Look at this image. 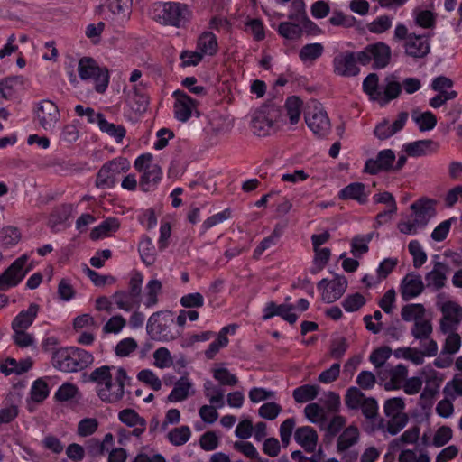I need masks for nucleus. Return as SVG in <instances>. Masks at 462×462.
I'll use <instances>...</instances> for the list:
<instances>
[{"mask_svg": "<svg viewBox=\"0 0 462 462\" xmlns=\"http://www.w3.org/2000/svg\"><path fill=\"white\" fill-rule=\"evenodd\" d=\"M294 439L305 451L313 452L317 446L318 434L313 428L303 426L295 430Z\"/></svg>", "mask_w": 462, "mask_h": 462, "instance_id": "nucleus-25", "label": "nucleus"}, {"mask_svg": "<svg viewBox=\"0 0 462 462\" xmlns=\"http://www.w3.org/2000/svg\"><path fill=\"white\" fill-rule=\"evenodd\" d=\"M313 251L315 253L314 255V264L316 266V269H312L311 273H316L319 271H321L328 263L331 255V251L329 248H313Z\"/></svg>", "mask_w": 462, "mask_h": 462, "instance_id": "nucleus-58", "label": "nucleus"}, {"mask_svg": "<svg viewBox=\"0 0 462 462\" xmlns=\"http://www.w3.org/2000/svg\"><path fill=\"white\" fill-rule=\"evenodd\" d=\"M393 18L389 15H381L367 24V29L372 33H383L392 26Z\"/></svg>", "mask_w": 462, "mask_h": 462, "instance_id": "nucleus-53", "label": "nucleus"}, {"mask_svg": "<svg viewBox=\"0 0 462 462\" xmlns=\"http://www.w3.org/2000/svg\"><path fill=\"white\" fill-rule=\"evenodd\" d=\"M115 369V366L103 365L94 369L88 375V381L95 383L97 384V390L101 389L106 382L112 375L111 370Z\"/></svg>", "mask_w": 462, "mask_h": 462, "instance_id": "nucleus-44", "label": "nucleus"}, {"mask_svg": "<svg viewBox=\"0 0 462 462\" xmlns=\"http://www.w3.org/2000/svg\"><path fill=\"white\" fill-rule=\"evenodd\" d=\"M21 234L16 227L5 226L0 230V243L4 245H13L18 243Z\"/></svg>", "mask_w": 462, "mask_h": 462, "instance_id": "nucleus-59", "label": "nucleus"}, {"mask_svg": "<svg viewBox=\"0 0 462 462\" xmlns=\"http://www.w3.org/2000/svg\"><path fill=\"white\" fill-rule=\"evenodd\" d=\"M367 397L356 386L347 389L345 395V403L350 410H357Z\"/></svg>", "mask_w": 462, "mask_h": 462, "instance_id": "nucleus-46", "label": "nucleus"}, {"mask_svg": "<svg viewBox=\"0 0 462 462\" xmlns=\"http://www.w3.org/2000/svg\"><path fill=\"white\" fill-rule=\"evenodd\" d=\"M128 380L130 378L126 371L123 367L117 368L115 377L111 375L102 388L97 390V396L107 403L119 402L124 397L125 386Z\"/></svg>", "mask_w": 462, "mask_h": 462, "instance_id": "nucleus-6", "label": "nucleus"}, {"mask_svg": "<svg viewBox=\"0 0 462 462\" xmlns=\"http://www.w3.org/2000/svg\"><path fill=\"white\" fill-rule=\"evenodd\" d=\"M134 168L142 172L139 184L145 192L154 189L162 180V168L154 162L151 153L140 155L134 162Z\"/></svg>", "mask_w": 462, "mask_h": 462, "instance_id": "nucleus-3", "label": "nucleus"}, {"mask_svg": "<svg viewBox=\"0 0 462 462\" xmlns=\"http://www.w3.org/2000/svg\"><path fill=\"white\" fill-rule=\"evenodd\" d=\"M319 386L315 384H304L293 390L292 396L298 403H303L314 400L319 393Z\"/></svg>", "mask_w": 462, "mask_h": 462, "instance_id": "nucleus-36", "label": "nucleus"}, {"mask_svg": "<svg viewBox=\"0 0 462 462\" xmlns=\"http://www.w3.org/2000/svg\"><path fill=\"white\" fill-rule=\"evenodd\" d=\"M39 125L49 132H53L60 115L58 106L51 100L44 99L37 104L35 110Z\"/></svg>", "mask_w": 462, "mask_h": 462, "instance_id": "nucleus-12", "label": "nucleus"}, {"mask_svg": "<svg viewBox=\"0 0 462 462\" xmlns=\"http://www.w3.org/2000/svg\"><path fill=\"white\" fill-rule=\"evenodd\" d=\"M293 309L294 306L291 304L276 305L274 302L271 301L266 305V307L263 310L264 314L263 316V319L266 320L277 315L282 317L290 324H294L298 319V316L295 313L291 312Z\"/></svg>", "mask_w": 462, "mask_h": 462, "instance_id": "nucleus-21", "label": "nucleus"}, {"mask_svg": "<svg viewBox=\"0 0 462 462\" xmlns=\"http://www.w3.org/2000/svg\"><path fill=\"white\" fill-rule=\"evenodd\" d=\"M435 201L432 199L419 200L411 205L413 211L411 219L418 229L427 226L430 218L435 214Z\"/></svg>", "mask_w": 462, "mask_h": 462, "instance_id": "nucleus-19", "label": "nucleus"}, {"mask_svg": "<svg viewBox=\"0 0 462 462\" xmlns=\"http://www.w3.org/2000/svg\"><path fill=\"white\" fill-rule=\"evenodd\" d=\"M94 361L93 356L79 347H61L52 353V365L60 371L71 373L85 369Z\"/></svg>", "mask_w": 462, "mask_h": 462, "instance_id": "nucleus-2", "label": "nucleus"}, {"mask_svg": "<svg viewBox=\"0 0 462 462\" xmlns=\"http://www.w3.org/2000/svg\"><path fill=\"white\" fill-rule=\"evenodd\" d=\"M278 32L288 40L300 39L302 34V28L294 23L282 22L278 26Z\"/></svg>", "mask_w": 462, "mask_h": 462, "instance_id": "nucleus-49", "label": "nucleus"}, {"mask_svg": "<svg viewBox=\"0 0 462 462\" xmlns=\"http://www.w3.org/2000/svg\"><path fill=\"white\" fill-rule=\"evenodd\" d=\"M173 97H175L174 115L179 121L187 122L193 112H195L198 116H199L197 110V101L184 91L176 90L173 92Z\"/></svg>", "mask_w": 462, "mask_h": 462, "instance_id": "nucleus-17", "label": "nucleus"}, {"mask_svg": "<svg viewBox=\"0 0 462 462\" xmlns=\"http://www.w3.org/2000/svg\"><path fill=\"white\" fill-rule=\"evenodd\" d=\"M404 401L400 397L388 399L384 403V412L387 417H394L404 414Z\"/></svg>", "mask_w": 462, "mask_h": 462, "instance_id": "nucleus-61", "label": "nucleus"}, {"mask_svg": "<svg viewBox=\"0 0 462 462\" xmlns=\"http://www.w3.org/2000/svg\"><path fill=\"white\" fill-rule=\"evenodd\" d=\"M272 113L278 114L279 110L273 106H268L259 110L252 120V129L254 134L258 136H266L270 134L273 128V119Z\"/></svg>", "mask_w": 462, "mask_h": 462, "instance_id": "nucleus-18", "label": "nucleus"}, {"mask_svg": "<svg viewBox=\"0 0 462 462\" xmlns=\"http://www.w3.org/2000/svg\"><path fill=\"white\" fill-rule=\"evenodd\" d=\"M395 159L396 156L393 150H382L374 159L371 158L366 160L364 167V172L375 175L381 171H391L393 169Z\"/></svg>", "mask_w": 462, "mask_h": 462, "instance_id": "nucleus-15", "label": "nucleus"}, {"mask_svg": "<svg viewBox=\"0 0 462 462\" xmlns=\"http://www.w3.org/2000/svg\"><path fill=\"white\" fill-rule=\"evenodd\" d=\"M359 438V432L356 427H347L338 437L337 451L344 452L353 445H355Z\"/></svg>", "mask_w": 462, "mask_h": 462, "instance_id": "nucleus-35", "label": "nucleus"}, {"mask_svg": "<svg viewBox=\"0 0 462 462\" xmlns=\"http://www.w3.org/2000/svg\"><path fill=\"white\" fill-rule=\"evenodd\" d=\"M154 365L159 368H166L172 365V357L168 348L162 346L153 353Z\"/></svg>", "mask_w": 462, "mask_h": 462, "instance_id": "nucleus-63", "label": "nucleus"}, {"mask_svg": "<svg viewBox=\"0 0 462 462\" xmlns=\"http://www.w3.org/2000/svg\"><path fill=\"white\" fill-rule=\"evenodd\" d=\"M369 192L365 190V185L362 182H352L342 189L338 198L343 200H356L364 205L368 200Z\"/></svg>", "mask_w": 462, "mask_h": 462, "instance_id": "nucleus-22", "label": "nucleus"}, {"mask_svg": "<svg viewBox=\"0 0 462 462\" xmlns=\"http://www.w3.org/2000/svg\"><path fill=\"white\" fill-rule=\"evenodd\" d=\"M98 425L96 418H84L78 423L77 434L81 438L89 437L97 430Z\"/></svg>", "mask_w": 462, "mask_h": 462, "instance_id": "nucleus-51", "label": "nucleus"}, {"mask_svg": "<svg viewBox=\"0 0 462 462\" xmlns=\"http://www.w3.org/2000/svg\"><path fill=\"white\" fill-rule=\"evenodd\" d=\"M425 314V308L422 304H408L402 307L401 310L402 319L404 321H414L418 319H423Z\"/></svg>", "mask_w": 462, "mask_h": 462, "instance_id": "nucleus-48", "label": "nucleus"}, {"mask_svg": "<svg viewBox=\"0 0 462 462\" xmlns=\"http://www.w3.org/2000/svg\"><path fill=\"white\" fill-rule=\"evenodd\" d=\"M404 53L413 60L423 59L430 52V41L428 35L411 33L403 42Z\"/></svg>", "mask_w": 462, "mask_h": 462, "instance_id": "nucleus-14", "label": "nucleus"}, {"mask_svg": "<svg viewBox=\"0 0 462 462\" xmlns=\"http://www.w3.org/2000/svg\"><path fill=\"white\" fill-rule=\"evenodd\" d=\"M408 369L404 365H397L389 369L390 381L385 383L386 390H398L407 377Z\"/></svg>", "mask_w": 462, "mask_h": 462, "instance_id": "nucleus-34", "label": "nucleus"}, {"mask_svg": "<svg viewBox=\"0 0 462 462\" xmlns=\"http://www.w3.org/2000/svg\"><path fill=\"white\" fill-rule=\"evenodd\" d=\"M439 328L443 334L456 331L462 321V307L455 301H446L441 307Z\"/></svg>", "mask_w": 462, "mask_h": 462, "instance_id": "nucleus-13", "label": "nucleus"}, {"mask_svg": "<svg viewBox=\"0 0 462 462\" xmlns=\"http://www.w3.org/2000/svg\"><path fill=\"white\" fill-rule=\"evenodd\" d=\"M49 395V387L42 379H37L31 388V398L35 402H41Z\"/></svg>", "mask_w": 462, "mask_h": 462, "instance_id": "nucleus-57", "label": "nucleus"}, {"mask_svg": "<svg viewBox=\"0 0 462 462\" xmlns=\"http://www.w3.org/2000/svg\"><path fill=\"white\" fill-rule=\"evenodd\" d=\"M412 120L419 125L421 132L430 131L437 125V117L430 111L419 113L413 111L411 114Z\"/></svg>", "mask_w": 462, "mask_h": 462, "instance_id": "nucleus-42", "label": "nucleus"}, {"mask_svg": "<svg viewBox=\"0 0 462 462\" xmlns=\"http://www.w3.org/2000/svg\"><path fill=\"white\" fill-rule=\"evenodd\" d=\"M408 249L413 258V266L420 268L427 261V254L422 250L419 241L412 240L409 243Z\"/></svg>", "mask_w": 462, "mask_h": 462, "instance_id": "nucleus-55", "label": "nucleus"}, {"mask_svg": "<svg viewBox=\"0 0 462 462\" xmlns=\"http://www.w3.org/2000/svg\"><path fill=\"white\" fill-rule=\"evenodd\" d=\"M174 320L171 310L156 311L148 319L146 332L153 340L171 341L176 337L171 329Z\"/></svg>", "mask_w": 462, "mask_h": 462, "instance_id": "nucleus-4", "label": "nucleus"}, {"mask_svg": "<svg viewBox=\"0 0 462 462\" xmlns=\"http://www.w3.org/2000/svg\"><path fill=\"white\" fill-rule=\"evenodd\" d=\"M323 51L324 48L321 43H309L300 49L299 57L303 62L313 61L322 55Z\"/></svg>", "mask_w": 462, "mask_h": 462, "instance_id": "nucleus-45", "label": "nucleus"}, {"mask_svg": "<svg viewBox=\"0 0 462 462\" xmlns=\"http://www.w3.org/2000/svg\"><path fill=\"white\" fill-rule=\"evenodd\" d=\"M420 347V350L411 347V352L407 358L416 365L423 364L424 356H435L438 354V344L434 339H430L426 344H421Z\"/></svg>", "mask_w": 462, "mask_h": 462, "instance_id": "nucleus-27", "label": "nucleus"}, {"mask_svg": "<svg viewBox=\"0 0 462 462\" xmlns=\"http://www.w3.org/2000/svg\"><path fill=\"white\" fill-rule=\"evenodd\" d=\"M317 286L319 290H322V300L327 303H332L340 299L346 292L347 280L344 275L337 274L331 281L322 279Z\"/></svg>", "mask_w": 462, "mask_h": 462, "instance_id": "nucleus-11", "label": "nucleus"}, {"mask_svg": "<svg viewBox=\"0 0 462 462\" xmlns=\"http://www.w3.org/2000/svg\"><path fill=\"white\" fill-rule=\"evenodd\" d=\"M366 300L365 297L359 293L356 292L354 294L347 295L344 300L342 301V306L347 312H354L361 309Z\"/></svg>", "mask_w": 462, "mask_h": 462, "instance_id": "nucleus-56", "label": "nucleus"}, {"mask_svg": "<svg viewBox=\"0 0 462 462\" xmlns=\"http://www.w3.org/2000/svg\"><path fill=\"white\" fill-rule=\"evenodd\" d=\"M230 328L234 331L236 326L224 327L218 333L217 338L209 344L208 349L205 351V356L208 359H213L220 348L228 345L229 340L226 334L229 332Z\"/></svg>", "mask_w": 462, "mask_h": 462, "instance_id": "nucleus-33", "label": "nucleus"}, {"mask_svg": "<svg viewBox=\"0 0 462 462\" xmlns=\"http://www.w3.org/2000/svg\"><path fill=\"white\" fill-rule=\"evenodd\" d=\"M193 394V383L187 376H182L174 383L173 389L168 396V401L171 402H182Z\"/></svg>", "mask_w": 462, "mask_h": 462, "instance_id": "nucleus-26", "label": "nucleus"}, {"mask_svg": "<svg viewBox=\"0 0 462 462\" xmlns=\"http://www.w3.org/2000/svg\"><path fill=\"white\" fill-rule=\"evenodd\" d=\"M162 291V283L158 279H152L145 286L143 305L152 308L159 302V295Z\"/></svg>", "mask_w": 462, "mask_h": 462, "instance_id": "nucleus-32", "label": "nucleus"}, {"mask_svg": "<svg viewBox=\"0 0 462 462\" xmlns=\"http://www.w3.org/2000/svg\"><path fill=\"white\" fill-rule=\"evenodd\" d=\"M112 299L117 308L125 311H130L134 305L139 304V300L125 291H117L112 295Z\"/></svg>", "mask_w": 462, "mask_h": 462, "instance_id": "nucleus-41", "label": "nucleus"}, {"mask_svg": "<svg viewBox=\"0 0 462 462\" xmlns=\"http://www.w3.org/2000/svg\"><path fill=\"white\" fill-rule=\"evenodd\" d=\"M128 168L129 163L124 158H117L105 163L97 172V187L102 189L113 187L117 181V177L125 172Z\"/></svg>", "mask_w": 462, "mask_h": 462, "instance_id": "nucleus-8", "label": "nucleus"}, {"mask_svg": "<svg viewBox=\"0 0 462 462\" xmlns=\"http://www.w3.org/2000/svg\"><path fill=\"white\" fill-rule=\"evenodd\" d=\"M78 71L81 79H94L95 89L97 93H104L106 90L109 83L108 70L98 67L92 58H81L79 61Z\"/></svg>", "mask_w": 462, "mask_h": 462, "instance_id": "nucleus-5", "label": "nucleus"}, {"mask_svg": "<svg viewBox=\"0 0 462 462\" xmlns=\"http://www.w3.org/2000/svg\"><path fill=\"white\" fill-rule=\"evenodd\" d=\"M433 333V326L430 319H418L416 322H414L411 334L415 338L420 340V345L426 344L431 338V335Z\"/></svg>", "mask_w": 462, "mask_h": 462, "instance_id": "nucleus-28", "label": "nucleus"}, {"mask_svg": "<svg viewBox=\"0 0 462 462\" xmlns=\"http://www.w3.org/2000/svg\"><path fill=\"white\" fill-rule=\"evenodd\" d=\"M391 48L384 42L368 44L363 51H357V60L362 65L374 61L373 68L381 69L385 68L391 60Z\"/></svg>", "mask_w": 462, "mask_h": 462, "instance_id": "nucleus-7", "label": "nucleus"}, {"mask_svg": "<svg viewBox=\"0 0 462 462\" xmlns=\"http://www.w3.org/2000/svg\"><path fill=\"white\" fill-rule=\"evenodd\" d=\"M357 61V52H340L333 59L334 72L341 77L356 76L360 71L356 66Z\"/></svg>", "mask_w": 462, "mask_h": 462, "instance_id": "nucleus-16", "label": "nucleus"}, {"mask_svg": "<svg viewBox=\"0 0 462 462\" xmlns=\"http://www.w3.org/2000/svg\"><path fill=\"white\" fill-rule=\"evenodd\" d=\"M40 310L37 303H31L27 310H23L18 313L13 319L11 327L13 330L23 329L27 330L35 320Z\"/></svg>", "mask_w": 462, "mask_h": 462, "instance_id": "nucleus-24", "label": "nucleus"}, {"mask_svg": "<svg viewBox=\"0 0 462 462\" xmlns=\"http://www.w3.org/2000/svg\"><path fill=\"white\" fill-rule=\"evenodd\" d=\"M448 266L441 262H435L433 269L425 275L426 286L439 291L445 286Z\"/></svg>", "mask_w": 462, "mask_h": 462, "instance_id": "nucleus-23", "label": "nucleus"}, {"mask_svg": "<svg viewBox=\"0 0 462 462\" xmlns=\"http://www.w3.org/2000/svg\"><path fill=\"white\" fill-rule=\"evenodd\" d=\"M415 23L422 28L430 29L436 24V14L429 10H416Z\"/></svg>", "mask_w": 462, "mask_h": 462, "instance_id": "nucleus-54", "label": "nucleus"}, {"mask_svg": "<svg viewBox=\"0 0 462 462\" xmlns=\"http://www.w3.org/2000/svg\"><path fill=\"white\" fill-rule=\"evenodd\" d=\"M32 366V361L30 358L16 361L14 358H8L3 364H0V371L5 375L12 374H22L29 371Z\"/></svg>", "mask_w": 462, "mask_h": 462, "instance_id": "nucleus-29", "label": "nucleus"}, {"mask_svg": "<svg viewBox=\"0 0 462 462\" xmlns=\"http://www.w3.org/2000/svg\"><path fill=\"white\" fill-rule=\"evenodd\" d=\"M399 462H430V457L427 453H421L417 456L416 452L411 449L402 450L398 457Z\"/></svg>", "mask_w": 462, "mask_h": 462, "instance_id": "nucleus-64", "label": "nucleus"}, {"mask_svg": "<svg viewBox=\"0 0 462 462\" xmlns=\"http://www.w3.org/2000/svg\"><path fill=\"white\" fill-rule=\"evenodd\" d=\"M197 49L203 55H215L218 50V44L216 35L211 32H202L198 38Z\"/></svg>", "mask_w": 462, "mask_h": 462, "instance_id": "nucleus-31", "label": "nucleus"}, {"mask_svg": "<svg viewBox=\"0 0 462 462\" xmlns=\"http://www.w3.org/2000/svg\"><path fill=\"white\" fill-rule=\"evenodd\" d=\"M97 125L99 129L113 137L117 143H121L125 136V128L122 125L109 123L103 114H97Z\"/></svg>", "mask_w": 462, "mask_h": 462, "instance_id": "nucleus-30", "label": "nucleus"}, {"mask_svg": "<svg viewBox=\"0 0 462 462\" xmlns=\"http://www.w3.org/2000/svg\"><path fill=\"white\" fill-rule=\"evenodd\" d=\"M138 251L143 262L146 265L150 266L154 263L156 260V249L150 237H143L139 243Z\"/></svg>", "mask_w": 462, "mask_h": 462, "instance_id": "nucleus-39", "label": "nucleus"}, {"mask_svg": "<svg viewBox=\"0 0 462 462\" xmlns=\"http://www.w3.org/2000/svg\"><path fill=\"white\" fill-rule=\"evenodd\" d=\"M305 122L308 127L318 137L326 136L331 128L327 112L315 103L313 106H309L305 111Z\"/></svg>", "mask_w": 462, "mask_h": 462, "instance_id": "nucleus-9", "label": "nucleus"}, {"mask_svg": "<svg viewBox=\"0 0 462 462\" xmlns=\"http://www.w3.org/2000/svg\"><path fill=\"white\" fill-rule=\"evenodd\" d=\"M384 81L383 92H382L381 100H378L381 105H385L397 98L402 92V85L394 80L393 77L385 78Z\"/></svg>", "mask_w": 462, "mask_h": 462, "instance_id": "nucleus-37", "label": "nucleus"}, {"mask_svg": "<svg viewBox=\"0 0 462 462\" xmlns=\"http://www.w3.org/2000/svg\"><path fill=\"white\" fill-rule=\"evenodd\" d=\"M392 355V349L389 346H382L372 352L369 360L375 368L382 367Z\"/></svg>", "mask_w": 462, "mask_h": 462, "instance_id": "nucleus-62", "label": "nucleus"}, {"mask_svg": "<svg viewBox=\"0 0 462 462\" xmlns=\"http://www.w3.org/2000/svg\"><path fill=\"white\" fill-rule=\"evenodd\" d=\"M27 261L28 256L23 254L0 275V291H7L21 282L29 271L24 267Z\"/></svg>", "mask_w": 462, "mask_h": 462, "instance_id": "nucleus-10", "label": "nucleus"}, {"mask_svg": "<svg viewBox=\"0 0 462 462\" xmlns=\"http://www.w3.org/2000/svg\"><path fill=\"white\" fill-rule=\"evenodd\" d=\"M119 221L116 218H107L99 226L92 229L90 232V238L92 240H97L101 237L107 236L109 233L116 232L119 228Z\"/></svg>", "mask_w": 462, "mask_h": 462, "instance_id": "nucleus-38", "label": "nucleus"}, {"mask_svg": "<svg viewBox=\"0 0 462 462\" xmlns=\"http://www.w3.org/2000/svg\"><path fill=\"white\" fill-rule=\"evenodd\" d=\"M190 434L189 426H180L174 428L168 433V439L174 446H181L189 439Z\"/></svg>", "mask_w": 462, "mask_h": 462, "instance_id": "nucleus-50", "label": "nucleus"}, {"mask_svg": "<svg viewBox=\"0 0 462 462\" xmlns=\"http://www.w3.org/2000/svg\"><path fill=\"white\" fill-rule=\"evenodd\" d=\"M423 290L424 284L421 276L418 273H408L402 281L401 294L405 301L419 296Z\"/></svg>", "mask_w": 462, "mask_h": 462, "instance_id": "nucleus-20", "label": "nucleus"}, {"mask_svg": "<svg viewBox=\"0 0 462 462\" xmlns=\"http://www.w3.org/2000/svg\"><path fill=\"white\" fill-rule=\"evenodd\" d=\"M434 144L432 140H419L403 146L404 152L411 157H419L426 154V152Z\"/></svg>", "mask_w": 462, "mask_h": 462, "instance_id": "nucleus-43", "label": "nucleus"}, {"mask_svg": "<svg viewBox=\"0 0 462 462\" xmlns=\"http://www.w3.org/2000/svg\"><path fill=\"white\" fill-rule=\"evenodd\" d=\"M193 14L188 5L180 2H158L152 8V18L164 26L185 28Z\"/></svg>", "mask_w": 462, "mask_h": 462, "instance_id": "nucleus-1", "label": "nucleus"}, {"mask_svg": "<svg viewBox=\"0 0 462 462\" xmlns=\"http://www.w3.org/2000/svg\"><path fill=\"white\" fill-rule=\"evenodd\" d=\"M363 90L370 99L381 100L382 91L379 89V78L376 73H370L363 81Z\"/></svg>", "mask_w": 462, "mask_h": 462, "instance_id": "nucleus-40", "label": "nucleus"}, {"mask_svg": "<svg viewBox=\"0 0 462 462\" xmlns=\"http://www.w3.org/2000/svg\"><path fill=\"white\" fill-rule=\"evenodd\" d=\"M301 101L299 97L291 96L287 98L285 107L291 125L299 122L300 115Z\"/></svg>", "mask_w": 462, "mask_h": 462, "instance_id": "nucleus-52", "label": "nucleus"}, {"mask_svg": "<svg viewBox=\"0 0 462 462\" xmlns=\"http://www.w3.org/2000/svg\"><path fill=\"white\" fill-rule=\"evenodd\" d=\"M121 422L128 427L146 426V420L133 409L122 410L118 414Z\"/></svg>", "mask_w": 462, "mask_h": 462, "instance_id": "nucleus-47", "label": "nucleus"}, {"mask_svg": "<svg viewBox=\"0 0 462 462\" xmlns=\"http://www.w3.org/2000/svg\"><path fill=\"white\" fill-rule=\"evenodd\" d=\"M461 346V337L455 331H451L448 333V337L445 340L443 349L441 351V355L448 354L454 355L456 354Z\"/></svg>", "mask_w": 462, "mask_h": 462, "instance_id": "nucleus-60", "label": "nucleus"}]
</instances>
